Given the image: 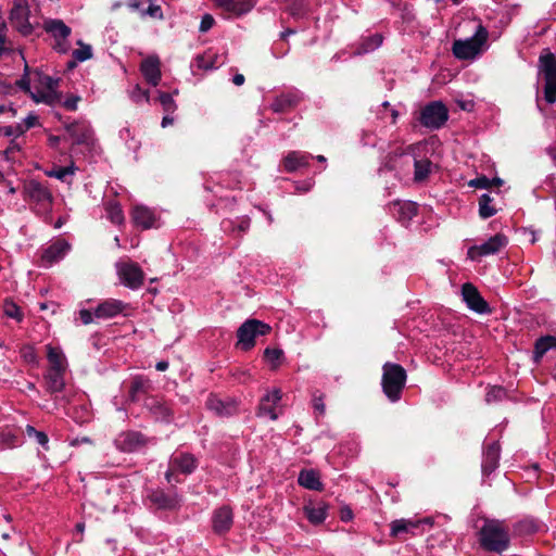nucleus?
<instances>
[{
  "label": "nucleus",
  "mask_w": 556,
  "mask_h": 556,
  "mask_svg": "<svg viewBox=\"0 0 556 556\" xmlns=\"http://www.w3.org/2000/svg\"><path fill=\"white\" fill-rule=\"evenodd\" d=\"M300 101V96L295 92H287L281 93L276 97L275 100L270 104V109L274 112L280 113L285 112L293 106H295Z\"/></svg>",
  "instance_id": "obj_34"
},
{
  "label": "nucleus",
  "mask_w": 556,
  "mask_h": 556,
  "mask_svg": "<svg viewBox=\"0 0 556 556\" xmlns=\"http://www.w3.org/2000/svg\"><path fill=\"white\" fill-rule=\"evenodd\" d=\"M144 384H146V381L142 378L134 379V381L131 382V386H130V396H131V399H135L136 393L140 392L141 390H143Z\"/></svg>",
  "instance_id": "obj_58"
},
{
  "label": "nucleus",
  "mask_w": 556,
  "mask_h": 556,
  "mask_svg": "<svg viewBox=\"0 0 556 556\" xmlns=\"http://www.w3.org/2000/svg\"><path fill=\"white\" fill-rule=\"evenodd\" d=\"M327 508L328 506L320 502L315 505H306L304 507V513L309 522L319 525L327 518Z\"/></svg>",
  "instance_id": "obj_37"
},
{
  "label": "nucleus",
  "mask_w": 556,
  "mask_h": 556,
  "mask_svg": "<svg viewBox=\"0 0 556 556\" xmlns=\"http://www.w3.org/2000/svg\"><path fill=\"white\" fill-rule=\"evenodd\" d=\"M283 352L280 349L267 348L264 351V358L270 364L271 369H277L281 364Z\"/></svg>",
  "instance_id": "obj_47"
},
{
  "label": "nucleus",
  "mask_w": 556,
  "mask_h": 556,
  "mask_svg": "<svg viewBox=\"0 0 556 556\" xmlns=\"http://www.w3.org/2000/svg\"><path fill=\"white\" fill-rule=\"evenodd\" d=\"M250 227V219L247 217H242L238 220L237 228L238 232H245Z\"/></svg>",
  "instance_id": "obj_61"
},
{
  "label": "nucleus",
  "mask_w": 556,
  "mask_h": 556,
  "mask_svg": "<svg viewBox=\"0 0 556 556\" xmlns=\"http://www.w3.org/2000/svg\"><path fill=\"white\" fill-rule=\"evenodd\" d=\"M390 212L401 222H408L417 214V204L412 201H394Z\"/></svg>",
  "instance_id": "obj_27"
},
{
  "label": "nucleus",
  "mask_w": 556,
  "mask_h": 556,
  "mask_svg": "<svg viewBox=\"0 0 556 556\" xmlns=\"http://www.w3.org/2000/svg\"><path fill=\"white\" fill-rule=\"evenodd\" d=\"M78 100H79V98H77V97L68 98L65 100L64 106L70 111H75L77 109Z\"/></svg>",
  "instance_id": "obj_63"
},
{
  "label": "nucleus",
  "mask_w": 556,
  "mask_h": 556,
  "mask_svg": "<svg viewBox=\"0 0 556 556\" xmlns=\"http://www.w3.org/2000/svg\"><path fill=\"white\" fill-rule=\"evenodd\" d=\"M406 379V370L401 365L390 362L383 365L381 386L383 393L391 402H397L401 399Z\"/></svg>",
  "instance_id": "obj_5"
},
{
  "label": "nucleus",
  "mask_w": 556,
  "mask_h": 556,
  "mask_svg": "<svg viewBox=\"0 0 556 556\" xmlns=\"http://www.w3.org/2000/svg\"><path fill=\"white\" fill-rule=\"evenodd\" d=\"M492 198L483 193L479 199V215L486 219L496 214V208L492 205Z\"/></svg>",
  "instance_id": "obj_45"
},
{
  "label": "nucleus",
  "mask_w": 556,
  "mask_h": 556,
  "mask_svg": "<svg viewBox=\"0 0 556 556\" xmlns=\"http://www.w3.org/2000/svg\"><path fill=\"white\" fill-rule=\"evenodd\" d=\"M554 348H556V338L551 337V336L540 338L536 341L535 346H534L535 358L539 359V358L543 357V355L547 351H549Z\"/></svg>",
  "instance_id": "obj_44"
},
{
  "label": "nucleus",
  "mask_w": 556,
  "mask_h": 556,
  "mask_svg": "<svg viewBox=\"0 0 556 556\" xmlns=\"http://www.w3.org/2000/svg\"><path fill=\"white\" fill-rule=\"evenodd\" d=\"M429 152V143L426 141L417 142L405 148L395 161H405L414 166V181H425L432 172V163L426 157Z\"/></svg>",
  "instance_id": "obj_3"
},
{
  "label": "nucleus",
  "mask_w": 556,
  "mask_h": 556,
  "mask_svg": "<svg viewBox=\"0 0 556 556\" xmlns=\"http://www.w3.org/2000/svg\"><path fill=\"white\" fill-rule=\"evenodd\" d=\"M132 222L137 227L142 229H149L156 227V215L155 213L143 205H136L131 212Z\"/></svg>",
  "instance_id": "obj_25"
},
{
  "label": "nucleus",
  "mask_w": 556,
  "mask_h": 556,
  "mask_svg": "<svg viewBox=\"0 0 556 556\" xmlns=\"http://www.w3.org/2000/svg\"><path fill=\"white\" fill-rule=\"evenodd\" d=\"M116 273L125 287L137 290L143 285L144 273L141 267L131 261L116 263Z\"/></svg>",
  "instance_id": "obj_11"
},
{
  "label": "nucleus",
  "mask_w": 556,
  "mask_h": 556,
  "mask_svg": "<svg viewBox=\"0 0 556 556\" xmlns=\"http://www.w3.org/2000/svg\"><path fill=\"white\" fill-rule=\"evenodd\" d=\"M313 405L315 410L319 413V415H324L325 413V404L323 397H314Z\"/></svg>",
  "instance_id": "obj_62"
},
{
  "label": "nucleus",
  "mask_w": 556,
  "mask_h": 556,
  "mask_svg": "<svg viewBox=\"0 0 556 556\" xmlns=\"http://www.w3.org/2000/svg\"><path fill=\"white\" fill-rule=\"evenodd\" d=\"M544 98L551 104L556 101V78L545 79Z\"/></svg>",
  "instance_id": "obj_53"
},
{
  "label": "nucleus",
  "mask_w": 556,
  "mask_h": 556,
  "mask_svg": "<svg viewBox=\"0 0 556 556\" xmlns=\"http://www.w3.org/2000/svg\"><path fill=\"white\" fill-rule=\"evenodd\" d=\"M194 64L198 68L208 71L219 67L223 64V61L219 60L216 53L210 50L198 55L194 60Z\"/></svg>",
  "instance_id": "obj_39"
},
{
  "label": "nucleus",
  "mask_w": 556,
  "mask_h": 556,
  "mask_svg": "<svg viewBox=\"0 0 556 556\" xmlns=\"http://www.w3.org/2000/svg\"><path fill=\"white\" fill-rule=\"evenodd\" d=\"M147 2L149 4L144 10H141V16H149L155 20H163L164 15L162 8L159 4L154 3L152 0H147Z\"/></svg>",
  "instance_id": "obj_51"
},
{
  "label": "nucleus",
  "mask_w": 556,
  "mask_h": 556,
  "mask_svg": "<svg viewBox=\"0 0 556 556\" xmlns=\"http://www.w3.org/2000/svg\"><path fill=\"white\" fill-rule=\"evenodd\" d=\"M501 447L498 442H492L486 444L483 451L482 456V473L490 475L492 473L498 466Z\"/></svg>",
  "instance_id": "obj_24"
},
{
  "label": "nucleus",
  "mask_w": 556,
  "mask_h": 556,
  "mask_svg": "<svg viewBox=\"0 0 556 556\" xmlns=\"http://www.w3.org/2000/svg\"><path fill=\"white\" fill-rule=\"evenodd\" d=\"M66 130L75 144H92L93 131L87 122H76L66 126Z\"/></svg>",
  "instance_id": "obj_22"
},
{
  "label": "nucleus",
  "mask_w": 556,
  "mask_h": 556,
  "mask_svg": "<svg viewBox=\"0 0 556 556\" xmlns=\"http://www.w3.org/2000/svg\"><path fill=\"white\" fill-rule=\"evenodd\" d=\"M448 118V110L441 101L428 103L420 113V124L429 129L441 128Z\"/></svg>",
  "instance_id": "obj_10"
},
{
  "label": "nucleus",
  "mask_w": 556,
  "mask_h": 556,
  "mask_svg": "<svg viewBox=\"0 0 556 556\" xmlns=\"http://www.w3.org/2000/svg\"><path fill=\"white\" fill-rule=\"evenodd\" d=\"M130 98L132 101L140 102H149L150 96L149 91L142 89L139 85H136L130 91Z\"/></svg>",
  "instance_id": "obj_55"
},
{
  "label": "nucleus",
  "mask_w": 556,
  "mask_h": 556,
  "mask_svg": "<svg viewBox=\"0 0 556 556\" xmlns=\"http://www.w3.org/2000/svg\"><path fill=\"white\" fill-rule=\"evenodd\" d=\"M426 526H432L430 518L396 519L390 523V535L400 540H406L408 536L422 534Z\"/></svg>",
  "instance_id": "obj_8"
},
{
  "label": "nucleus",
  "mask_w": 556,
  "mask_h": 556,
  "mask_svg": "<svg viewBox=\"0 0 556 556\" xmlns=\"http://www.w3.org/2000/svg\"><path fill=\"white\" fill-rule=\"evenodd\" d=\"M3 314L7 317L12 318V319H14L16 321H22L23 318H24V314L21 311V307L15 302H13L12 300H5L4 301V303H3Z\"/></svg>",
  "instance_id": "obj_46"
},
{
  "label": "nucleus",
  "mask_w": 556,
  "mask_h": 556,
  "mask_svg": "<svg viewBox=\"0 0 556 556\" xmlns=\"http://www.w3.org/2000/svg\"><path fill=\"white\" fill-rule=\"evenodd\" d=\"M147 1L144 0H128L127 2V7L131 10V11H137L141 14V10H144V4H146Z\"/></svg>",
  "instance_id": "obj_60"
},
{
  "label": "nucleus",
  "mask_w": 556,
  "mask_h": 556,
  "mask_svg": "<svg viewBox=\"0 0 556 556\" xmlns=\"http://www.w3.org/2000/svg\"><path fill=\"white\" fill-rule=\"evenodd\" d=\"M383 42L381 34H372L362 37L357 48L353 52V55H363L378 49Z\"/></svg>",
  "instance_id": "obj_33"
},
{
  "label": "nucleus",
  "mask_w": 556,
  "mask_h": 556,
  "mask_svg": "<svg viewBox=\"0 0 556 556\" xmlns=\"http://www.w3.org/2000/svg\"><path fill=\"white\" fill-rule=\"evenodd\" d=\"M77 45L79 48L75 49L72 53L74 62H70L68 66L74 67L75 62H85L92 58V48L90 45H86L83 41H78Z\"/></svg>",
  "instance_id": "obj_43"
},
{
  "label": "nucleus",
  "mask_w": 556,
  "mask_h": 556,
  "mask_svg": "<svg viewBox=\"0 0 556 556\" xmlns=\"http://www.w3.org/2000/svg\"><path fill=\"white\" fill-rule=\"evenodd\" d=\"M159 101L163 108V110L167 113H173L176 110V103L170 93L160 92Z\"/></svg>",
  "instance_id": "obj_54"
},
{
  "label": "nucleus",
  "mask_w": 556,
  "mask_h": 556,
  "mask_svg": "<svg viewBox=\"0 0 556 556\" xmlns=\"http://www.w3.org/2000/svg\"><path fill=\"white\" fill-rule=\"evenodd\" d=\"M469 186L478 189H488L491 186V180L485 176H480L470 180Z\"/></svg>",
  "instance_id": "obj_56"
},
{
  "label": "nucleus",
  "mask_w": 556,
  "mask_h": 556,
  "mask_svg": "<svg viewBox=\"0 0 556 556\" xmlns=\"http://www.w3.org/2000/svg\"><path fill=\"white\" fill-rule=\"evenodd\" d=\"M541 529V523L535 519H525L517 523L516 531L519 534H531Z\"/></svg>",
  "instance_id": "obj_49"
},
{
  "label": "nucleus",
  "mask_w": 556,
  "mask_h": 556,
  "mask_svg": "<svg viewBox=\"0 0 556 556\" xmlns=\"http://www.w3.org/2000/svg\"><path fill=\"white\" fill-rule=\"evenodd\" d=\"M233 523V514L229 506H222L213 511L212 527L217 534L227 533Z\"/></svg>",
  "instance_id": "obj_20"
},
{
  "label": "nucleus",
  "mask_w": 556,
  "mask_h": 556,
  "mask_svg": "<svg viewBox=\"0 0 556 556\" xmlns=\"http://www.w3.org/2000/svg\"><path fill=\"white\" fill-rule=\"evenodd\" d=\"M206 407L219 417H230L238 413L239 402L236 399H220L211 394L206 400Z\"/></svg>",
  "instance_id": "obj_18"
},
{
  "label": "nucleus",
  "mask_w": 556,
  "mask_h": 556,
  "mask_svg": "<svg viewBox=\"0 0 556 556\" xmlns=\"http://www.w3.org/2000/svg\"><path fill=\"white\" fill-rule=\"evenodd\" d=\"M106 217L115 225L124 223V214L121 205L116 201H109L104 204Z\"/></svg>",
  "instance_id": "obj_42"
},
{
  "label": "nucleus",
  "mask_w": 556,
  "mask_h": 556,
  "mask_svg": "<svg viewBox=\"0 0 556 556\" xmlns=\"http://www.w3.org/2000/svg\"><path fill=\"white\" fill-rule=\"evenodd\" d=\"M43 28L54 39L53 49L59 53H67L71 48L68 37L72 29L62 20L58 18L46 20Z\"/></svg>",
  "instance_id": "obj_9"
},
{
  "label": "nucleus",
  "mask_w": 556,
  "mask_h": 556,
  "mask_svg": "<svg viewBox=\"0 0 556 556\" xmlns=\"http://www.w3.org/2000/svg\"><path fill=\"white\" fill-rule=\"evenodd\" d=\"M197 467V459L192 454L189 453H176L170 457L169 468L165 475L166 480L172 482H179L178 479L174 478L176 472L185 475L191 473Z\"/></svg>",
  "instance_id": "obj_15"
},
{
  "label": "nucleus",
  "mask_w": 556,
  "mask_h": 556,
  "mask_svg": "<svg viewBox=\"0 0 556 556\" xmlns=\"http://www.w3.org/2000/svg\"><path fill=\"white\" fill-rule=\"evenodd\" d=\"M540 68L544 75V79L556 78V58L553 53L540 56Z\"/></svg>",
  "instance_id": "obj_40"
},
{
  "label": "nucleus",
  "mask_w": 556,
  "mask_h": 556,
  "mask_svg": "<svg viewBox=\"0 0 556 556\" xmlns=\"http://www.w3.org/2000/svg\"><path fill=\"white\" fill-rule=\"evenodd\" d=\"M215 23L214 17L211 14H204L201 18L199 30L201 33L208 31Z\"/></svg>",
  "instance_id": "obj_57"
},
{
  "label": "nucleus",
  "mask_w": 556,
  "mask_h": 556,
  "mask_svg": "<svg viewBox=\"0 0 556 556\" xmlns=\"http://www.w3.org/2000/svg\"><path fill=\"white\" fill-rule=\"evenodd\" d=\"M65 370H47L45 374L46 389L49 393H59L65 387Z\"/></svg>",
  "instance_id": "obj_32"
},
{
  "label": "nucleus",
  "mask_w": 556,
  "mask_h": 556,
  "mask_svg": "<svg viewBox=\"0 0 556 556\" xmlns=\"http://www.w3.org/2000/svg\"><path fill=\"white\" fill-rule=\"evenodd\" d=\"M282 391L279 388L268 390L261 399L257 415L277 420L282 413Z\"/></svg>",
  "instance_id": "obj_13"
},
{
  "label": "nucleus",
  "mask_w": 556,
  "mask_h": 556,
  "mask_svg": "<svg viewBox=\"0 0 556 556\" xmlns=\"http://www.w3.org/2000/svg\"><path fill=\"white\" fill-rule=\"evenodd\" d=\"M10 23L22 35H30L39 25L38 20L31 14L27 0H13L10 11Z\"/></svg>",
  "instance_id": "obj_6"
},
{
  "label": "nucleus",
  "mask_w": 556,
  "mask_h": 556,
  "mask_svg": "<svg viewBox=\"0 0 556 556\" xmlns=\"http://www.w3.org/2000/svg\"><path fill=\"white\" fill-rule=\"evenodd\" d=\"M462 296L468 308L478 314H489L491 308L478 289L470 282L462 286Z\"/></svg>",
  "instance_id": "obj_16"
},
{
  "label": "nucleus",
  "mask_w": 556,
  "mask_h": 556,
  "mask_svg": "<svg viewBox=\"0 0 556 556\" xmlns=\"http://www.w3.org/2000/svg\"><path fill=\"white\" fill-rule=\"evenodd\" d=\"M18 151H20V146L16 142H11L10 146L4 151V153H5L7 159H11V157H13L12 155Z\"/></svg>",
  "instance_id": "obj_64"
},
{
  "label": "nucleus",
  "mask_w": 556,
  "mask_h": 556,
  "mask_svg": "<svg viewBox=\"0 0 556 556\" xmlns=\"http://www.w3.org/2000/svg\"><path fill=\"white\" fill-rule=\"evenodd\" d=\"M312 159L313 156L309 153L292 151L283 159V166L287 172L292 173L306 167Z\"/></svg>",
  "instance_id": "obj_29"
},
{
  "label": "nucleus",
  "mask_w": 556,
  "mask_h": 556,
  "mask_svg": "<svg viewBox=\"0 0 556 556\" xmlns=\"http://www.w3.org/2000/svg\"><path fill=\"white\" fill-rule=\"evenodd\" d=\"M25 433L29 439H35L36 442L41 445L46 451L49 450V439L48 435L43 431L36 430L35 427L27 425L25 428Z\"/></svg>",
  "instance_id": "obj_48"
},
{
  "label": "nucleus",
  "mask_w": 556,
  "mask_h": 556,
  "mask_svg": "<svg viewBox=\"0 0 556 556\" xmlns=\"http://www.w3.org/2000/svg\"><path fill=\"white\" fill-rule=\"evenodd\" d=\"M25 193L28 199L39 205L42 210H48L52 204V194L47 186L31 179L25 185Z\"/></svg>",
  "instance_id": "obj_17"
},
{
  "label": "nucleus",
  "mask_w": 556,
  "mask_h": 556,
  "mask_svg": "<svg viewBox=\"0 0 556 556\" xmlns=\"http://www.w3.org/2000/svg\"><path fill=\"white\" fill-rule=\"evenodd\" d=\"M71 247L64 239H58L52 242L47 249L43 250L41 255V262L43 266H51L53 263L62 260Z\"/></svg>",
  "instance_id": "obj_21"
},
{
  "label": "nucleus",
  "mask_w": 556,
  "mask_h": 556,
  "mask_svg": "<svg viewBox=\"0 0 556 556\" xmlns=\"http://www.w3.org/2000/svg\"><path fill=\"white\" fill-rule=\"evenodd\" d=\"M36 125H38V116L35 113H29L21 123L15 125L16 135H23Z\"/></svg>",
  "instance_id": "obj_50"
},
{
  "label": "nucleus",
  "mask_w": 556,
  "mask_h": 556,
  "mask_svg": "<svg viewBox=\"0 0 556 556\" xmlns=\"http://www.w3.org/2000/svg\"><path fill=\"white\" fill-rule=\"evenodd\" d=\"M270 329L268 324L257 319H248L237 331V345L244 351H249L255 345L256 337L269 333Z\"/></svg>",
  "instance_id": "obj_7"
},
{
  "label": "nucleus",
  "mask_w": 556,
  "mask_h": 556,
  "mask_svg": "<svg viewBox=\"0 0 556 556\" xmlns=\"http://www.w3.org/2000/svg\"><path fill=\"white\" fill-rule=\"evenodd\" d=\"M77 167L72 162L67 166L53 165L51 169L45 172L48 177L55 178L62 182L72 184Z\"/></svg>",
  "instance_id": "obj_35"
},
{
  "label": "nucleus",
  "mask_w": 556,
  "mask_h": 556,
  "mask_svg": "<svg viewBox=\"0 0 556 556\" xmlns=\"http://www.w3.org/2000/svg\"><path fill=\"white\" fill-rule=\"evenodd\" d=\"M140 72L146 81L155 87L161 81V62L155 55L146 58L140 64Z\"/></svg>",
  "instance_id": "obj_23"
},
{
  "label": "nucleus",
  "mask_w": 556,
  "mask_h": 556,
  "mask_svg": "<svg viewBox=\"0 0 556 556\" xmlns=\"http://www.w3.org/2000/svg\"><path fill=\"white\" fill-rule=\"evenodd\" d=\"M146 407L156 420L169 421L173 416L172 407L162 399H148L146 401Z\"/></svg>",
  "instance_id": "obj_26"
},
{
  "label": "nucleus",
  "mask_w": 556,
  "mask_h": 556,
  "mask_svg": "<svg viewBox=\"0 0 556 556\" xmlns=\"http://www.w3.org/2000/svg\"><path fill=\"white\" fill-rule=\"evenodd\" d=\"M17 85L21 89L28 92L37 103L52 104L56 99L59 80L38 71L29 72L27 66L25 67L24 76L17 81Z\"/></svg>",
  "instance_id": "obj_1"
},
{
  "label": "nucleus",
  "mask_w": 556,
  "mask_h": 556,
  "mask_svg": "<svg viewBox=\"0 0 556 556\" xmlns=\"http://www.w3.org/2000/svg\"><path fill=\"white\" fill-rule=\"evenodd\" d=\"M473 34L466 39H456L452 51L458 60H471L478 56L488 41V30L480 23H472Z\"/></svg>",
  "instance_id": "obj_4"
},
{
  "label": "nucleus",
  "mask_w": 556,
  "mask_h": 556,
  "mask_svg": "<svg viewBox=\"0 0 556 556\" xmlns=\"http://www.w3.org/2000/svg\"><path fill=\"white\" fill-rule=\"evenodd\" d=\"M508 243L506 236L496 233L486 241L470 247L467 251V257L471 261H479L482 257L498 253Z\"/></svg>",
  "instance_id": "obj_12"
},
{
  "label": "nucleus",
  "mask_w": 556,
  "mask_h": 556,
  "mask_svg": "<svg viewBox=\"0 0 556 556\" xmlns=\"http://www.w3.org/2000/svg\"><path fill=\"white\" fill-rule=\"evenodd\" d=\"M403 150L404 149L399 148L395 151H393L392 153H390L384 163V166L382 168H380V172L383 173L386 169L395 170L397 174H405V173L409 172L412 165H408L405 161H400V160L395 161V157Z\"/></svg>",
  "instance_id": "obj_36"
},
{
  "label": "nucleus",
  "mask_w": 556,
  "mask_h": 556,
  "mask_svg": "<svg viewBox=\"0 0 556 556\" xmlns=\"http://www.w3.org/2000/svg\"><path fill=\"white\" fill-rule=\"evenodd\" d=\"M151 501L162 509H174L180 505V498L176 493H165L164 491H154Z\"/></svg>",
  "instance_id": "obj_30"
},
{
  "label": "nucleus",
  "mask_w": 556,
  "mask_h": 556,
  "mask_svg": "<svg viewBox=\"0 0 556 556\" xmlns=\"http://www.w3.org/2000/svg\"><path fill=\"white\" fill-rule=\"evenodd\" d=\"M298 482L301 486L308 490H321L319 475L315 470H302L299 475Z\"/></svg>",
  "instance_id": "obj_38"
},
{
  "label": "nucleus",
  "mask_w": 556,
  "mask_h": 556,
  "mask_svg": "<svg viewBox=\"0 0 556 556\" xmlns=\"http://www.w3.org/2000/svg\"><path fill=\"white\" fill-rule=\"evenodd\" d=\"M509 529L504 521L486 519L479 531V543L488 552L501 554L509 546Z\"/></svg>",
  "instance_id": "obj_2"
},
{
  "label": "nucleus",
  "mask_w": 556,
  "mask_h": 556,
  "mask_svg": "<svg viewBox=\"0 0 556 556\" xmlns=\"http://www.w3.org/2000/svg\"><path fill=\"white\" fill-rule=\"evenodd\" d=\"M506 396V390L498 386H493L488 389L485 394V401L488 403H494L502 401Z\"/></svg>",
  "instance_id": "obj_52"
},
{
  "label": "nucleus",
  "mask_w": 556,
  "mask_h": 556,
  "mask_svg": "<svg viewBox=\"0 0 556 556\" xmlns=\"http://www.w3.org/2000/svg\"><path fill=\"white\" fill-rule=\"evenodd\" d=\"M48 370H65L67 368L66 357L63 351L51 344L47 345Z\"/></svg>",
  "instance_id": "obj_31"
},
{
  "label": "nucleus",
  "mask_w": 556,
  "mask_h": 556,
  "mask_svg": "<svg viewBox=\"0 0 556 556\" xmlns=\"http://www.w3.org/2000/svg\"><path fill=\"white\" fill-rule=\"evenodd\" d=\"M79 317L84 325H89L93 321L94 312L92 313L89 309L83 308L79 311Z\"/></svg>",
  "instance_id": "obj_59"
},
{
  "label": "nucleus",
  "mask_w": 556,
  "mask_h": 556,
  "mask_svg": "<svg viewBox=\"0 0 556 556\" xmlns=\"http://www.w3.org/2000/svg\"><path fill=\"white\" fill-rule=\"evenodd\" d=\"M149 439L139 431H124L114 439L115 447L123 453H134L142 450Z\"/></svg>",
  "instance_id": "obj_14"
},
{
  "label": "nucleus",
  "mask_w": 556,
  "mask_h": 556,
  "mask_svg": "<svg viewBox=\"0 0 556 556\" xmlns=\"http://www.w3.org/2000/svg\"><path fill=\"white\" fill-rule=\"evenodd\" d=\"M285 9L294 18L303 17L308 9V0H285Z\"/></svg>",
  "instance_id": "obj_41"
},
{
  "label": "nucleus",
  "mask_w": 556,
  "mask_h": 556,
  "mask_svg": "<svg viewBox=\"0 0 556 556\" xmlns=\"http://www.w3.org/2000/svg\"><path fill=\"white\" fill-rule=\"evenodd\" d=\"M129 308L130 305L128 303L116 299H108L98 304L94 309V317L98 319H110L118 315L127 316Z\"/></svg>",
  "instance_id": "obj_19"
},
{
  "label": "nucleus",
  "mask_w": 556,
  "mask_h": 556,
  "mask_svg": "<svg viewBox=\"0 0 556 556\" xmlns=\"http://www.w3.org/2000/svg\"><path fill=\"white\" fill-rule=\"evenodd\" d=\"M216 5L224 11L235 14L242 15L248 13L254 5V0H214Z\"/></svg>",
  "instance_id": "obj_28"
}]
</instances>
